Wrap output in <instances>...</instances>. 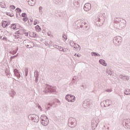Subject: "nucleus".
<instances>
[{
	"label": "nucleus",
	"instance_id": "423d86ee",
	"mask_svg": "<svg viewBox=\"0 0 130 130\" xmlns=\"http://www.w3.org/2000/svg\"><path fill=\"white\" fill-rule=\"evenodd\" d=\"M14 73L15 76L17 77V78H20L21 77V74H20V73L19 72V71L17 69L14 70Z\"/></svg>",
	"mask_w": 130,
	"mask_h": 130
},
{
	"label": "nucleus",
	"instance_id": "f3484780",
	"mask_svg": "<svg viewBox=\"0 0 130 130\" xmlns=\"http://www.w3.org/2000/svg\"><path fill=\"white\" fill-rule=\"evenodd\" d=\"M21 16L22 17V18H26V17H27V14H26V13H22L21 14Z\"/></svg>",
	"mask_w": 130,
	"mask_h": 130
},
{
	"label": "nucleus",
	"instance_id": "6ab92c4d",
	"mask_svg": "<svg viewBox=\"0 0 130 130\" xmlns=\"http://www.w3.org/2000/svg\"><path fill=\"white\" fill-rule=\"evenodd\" d=\"M16 11L17 13H21L22 12V10L20 8H17Z\"/></svg>",
	"mask_w": 130,
	"mask_h": 130
},
{
	"label": "nucleus",
	"instance_id": "4468645a",
	"mask_svg": "<svg viewBox=\"0 0 130 130\" xmlns=\"http://www.w3.org/2000/svg\"><path fill=\"white\" fill-rule=\"evenodd\" d=\"M11 28L13 30H15V29H16V28H17V26L16 25V24H12Z\"/></svg>",
	"mask_w": 130,
	"mask_h": 130
},
{
	"label": "nucleus",
	"instance_id": "bb28decb",
	"mask_svg": "<svg viewBox=\"0 0 130 130\" xmlns=\"http://www.w3.org/2000/svg\"><path fill=\"white\" fill-rule=\"evenodd\" d=\"M3 40H7V38H4Z\"/></svg>",
	"mask_w": 130,
	"mask_h": 130
},
{
	"label": "nucleus",
	"instance_id": "a211bd4d",
	"mask_svg": "<svg viewBox=\"0 0 130 130\" xmlns=\"http://www.w3.org/2000/svg\"><path fill=\"white\" fill-rule=\"evenodd\" d=\"M23 21H24V22H27V21H28V18L27 17H24L22 19Z\"/></svg>",
	"mask_w": 130,
	"mask_h": 130
},
{
	"label": "nucleus",
	"instance_id": "dca6fc26",
	"mask_svg": "<svg viewBox=\"0 0 130 130\" xmlns=\"http://www.w3.org/2000/svg\"><path fill=\"white\" fill-rule=\"evenodd\" d=\"M37 24H39V21H38L37 20H35L34 21V25H37Z\"/></svg>",
	"mask_w": 130,
	"mask_h": 130
},
{
	"label": "nucleus",
	"instance_id": "f03ea898",
	"mask_svg": "<svg viewBox=\"0 0 130 130\" xmlns=\"http://www.w3.org/2000/svg\"><path fill=\"white\" fill-rule=\"evenodd\" d=\"M41 123L43 125L46 126L48 124V122H49V120H48V118L46 117L45 115H42L41 117Z\"/></svg>",
	"mask_w": 130,
	"mask_h": 130
},
{
	"label": "nucleus",
	"instance_id": "f257e3e1",
	"mask_svg": "<svg viewBox=\"0 0 130 130\" xmlns=\"http://www.w3.org/2000/svg\"><path fill=\"white\" fill-rule=\"evenodd\" d=\"M48 92H51V93H56V87L50 86V85H47L45 92L48 93Z\"/></svg>",
	"mask_w": 130,
	"mask_h": 130
},
{
	"label": "nucleus",
	"instance_id": "9d476101",
	"mask_svg": "<svg viewBox=\"0 0 130 130\" xmlns=\"http://www.w3.org/2000/svg\"><path fill=\"white\" fill-rule=\"evenodd\" d=\"M8 26V22L7 21H3L2 23V26L3 28H6Z\"/></svg>",
	"mask_w": 130,
	"mask_h": 130
},
{
	"label": "nucleus",
	"instance_id": "4be33fe9",
	"mask_svg": "<svg viewBox=\"0 0 130 130\" xmlns=\"http://www.w3.org/2000/svg\"><path fill=\"white\" fill-rule=\"evenodd\" d=\"M25 76H28V69H26L25 70Z\"/></svg>",
	"mask_w": 130,
	"mask_h": 130
},
{
	"label": "nucleus",
	"instance_id": "0eeeda50",
	"mask_svg": "<svg viewBox=\"0 0 130 130\" xmlns=\"http://www.w3.org/2000/svg\"><path fill=\"white\" fill-rule=\"evenodd\" d=\"M30 37H32V38H35L36 36H37L36 32H34L33 31H30L29 32Z\"/></svg>",
	"mask_w": 130,
	"mask_h": 130
},
{
	"label": "nucleus",
	"instance_id": "1a4fd4ad",
	"mask_svg": "<svg viewBox=\"0 0 130 130\" xmlns=\"http://www.w3.org/2000/svg\"><path fill=\"white\" fill-rule=\"evenodd\" d=\"M28 4L29 6H34V5H35V0H29Z\"/></svg>",
	"mask_w": 130,
	"mask_h": 130
},
{
	"label": "nucleus",
	"instance_id": "5701e85b",
	"mask_svg": "<svg viewBox=\"0 0 130 130\" xmlns=\"http://www.w3.org/2000/svg\"><path fill=\"white\" fill-rule=\"evenodd\" d=\"M25 36L28 37L29 36V32H24Z\"/></svg>",
	"mask_w": 130,
	"mask_h": 130
},
{
	"label": "nucleus",
	"instance_id": "39448f33",
	"mask_svg": "<svg viewBox=\"0 0 130 130\" xmlns=\"http://www.w3.org/2000/svg\"><path fill=\"white\" fill-rule=\"evenodd\" d=\"M84 10L85 12H88L91 10V4L90 3H86L84 7Z\"/></svg>",
	"mask_w": 130,
	"mask_h": 130
},
{
	"label": "nucleus",
	"instance_id": "9b49d317",
	"mask_svg": "<svg viewBox=\"0 0 130 130\" xmlns=\"http://www.w3.org/2000/svg\"><path fill=\"white\" fill-rule=\"evenodd\" d=\"M36 30L37 32H40V31H41V28H40V26H39V25H37L36 26Z\"/></svg>",
	"mask_w": 130,
	"mask_h": 130
},
{
	"label": "nucleus",
	"instance_id": "ddd939ff",
	"mask_svg": "<svg viewBox=\"0 0 130 130\" xmlns=\"http://www.w3.org/2000/svg\"><path fill=\"white\" fill-rule=\"evenodd\" d=\"M79 23H80V24H81V25H80L81 27H83V26H85V25H86V22H85L84 21H79Z\"/></svg>",
	"mask_w": 130,
	"mask_h": 130
},
{
	"label": "nucleus",
	"instance_id": "a878e982",
	"mask_svg": "<svg viewBox=\"0 0 130 130\" xmlns=\"http://www.w3.org/2000/svg\"><path fill=\"white\" fill-rule=\"evenodd\" d=\"M39 10H40V11H41V10H42V7H40L39 8Z\"/></svg>",
	"mask_w": 130,
	"mask_h": 130
},
{
	"label": "nucleus",
	"instance_id": "b1692460",
	"mask_svg": "<svg viewBox=\"0 0 130 130\" xmlns=\"http://www.w3.org/2000/svg\"><path fill=\"white\" fill-rule=\"evenodd\" d=\"M63 40H67V36L66 35H64L63 36Z\"/></svg>",
	"mask_w": 130,
	"mask_h": 130
},
{
	"label": "nucleus",
	"instance_id": "393cba45",
	"mask_svg": "<svg viewBox=\"0 0 130 130\" xmlns=\"http://www.w3.org/2000/svg\"><path fill=\"white\" fill-rule=\"evenodd\" d=\"M75 56H77V57H80V55L79 54H75Z\"/></svg>",
	"mask_w": 130,
	"mask_h": 130
},
{
	"label": "nucleus",
	"instance_id": "2eb2a0df",
	"mask_svg": "<svg viewBox=\"0 0 130 130\" xmlns=\"http://www.w3.org/2000/svg\"><path fill=\"white\" fill-rule=\"evenodd\" d=\"M91 55H92V56H98L99 55H99V54L97 53H91Z\"/></svg>",
	"mask_w": 130,
	"mask_h": 130
},
{
	"label": "nucleus",
	"instance_id": "6e6552de",
	"mask_svg": "<svg viewBox=\"0 0 130 130\" xmlns=\"http://www.w3.org/2000/svg\"><path fill=\"white\" fill-rule=\"evenodd\" d=\"M99 62L104 67H106V66H107V64L105 63V61L103 59L100 60Z\"/></svg>",
	"mask_w": 130,
	"mask_h": 130
},
{
	"label": "nucleus",
	"instance_id": "7ed1b4c3",
	"mask_svg": "<svg viewBox=\"0 0 130 130\" xmlns=\"http://www.w3.org/2000/svg\"><path fill=\"white\" fill-rule=\"evenodd\" d=\"M77 120L74 118H70L69 120V125L71 127H75L77 125Z\"/></svg>",
	"mask_w": 130,
	"mask_h": 130
},
{
	"label": "nucleus",
	"instance_id": "412c9836",
	"mask_svg": "<svg viewBox=\"0 0 130 130\" xmlns=\"http://www.w3.org/2000/svg\"><path fill=\"white\" fill-rule=\"evenodd\" d=\"M7 15L8 16H10V17H14V14H13V13H11V14L7 13Z\"/></svg>",
	"mask_w": 130,
	"mask_h": 130
},
{
	"label": "nucleus",
	"instance_id": "aec40b11",
	"mask_svg": "<svg viewBox=\"0 0 130 130\" xmlns=\"http://www.w3.org/2000/svg\"><path fill=\"white\" fill-rule=\"evenodd\" d=\"M11 9H12V10H15V9H16V7H15V6L12 5L10 6Z\"/></svg>",
	"mask_w": 130,
	"mask_h": 130
},
{
	"label": "nucleus",
	"instance_id": "f8f14e48",
	"mask_svg": "<svg viewBox=\"0 0 130 130\" xmlns=\"http://www.w3.org/2000/svg\"><path fill=\"white\" fill-rule=\"evenodd\" d=\"M26 47L28 48H32V47H33V43H29L26 46Z\"/></svg>",
	"mask_w": 130,
	"mask_h": 130
},
{
	"label": "nucleus",
	"instance_id": "20e7f679",
	"mask_svg": "<svg viewBox=\"0 0 130 130\" xmlns=\"http://www.w3.org/2000/svg\"><path fill=\"white\" fill-rule=\"evenodd\" d=\"M66 99L68 102H74L75 100H76V98L75 96L70 94H68L66 95Z\"/></svg>",
	"mask_w": 130,
	"mask_h": 130
}]
</instances>
